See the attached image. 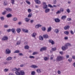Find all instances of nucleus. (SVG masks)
I'll use <instances>...</instances> for the list:
<instances>
[{
    "label": "nucleus",
    "instance_id": "1",
    "mask_svg": "<svg viewBox=\"0 0 75 75\" xmlns=\"http://www.w3.org/2000/svg\"><path fill=\"white\" fill-rule=\"evenodd\" d=\"M25 73L23 70H21L19 72V71L18 72H16V74L17 75H24Z\"/></svg>",
    "mask_w": 75,
    "mask_h": 75
},
{
    "label": "nucleus",
    "instance_id": "2",
    "mask_svg": "<svg viewBox=\"0 0 75 75\" xmlns=\"http://www.w3.org/2000/svg\"><path fill=\"white\" fill-rule=\"evenodd\" d=\"M63 57L59 56H57L56 58V61L58 62H59V61H62V59H63Z\"/></svg>",
    "mask_w": 75,
    "mask_h": 75
},
{
    "label": "nucleus",
    "instance_id": "3",
    "mask_svg": "<svg viewBox=\"0 0 75 75\" xmlns=\"http://www.w3.org/2000/svg\"><path fill=\"white\" fill-rule=\"evenodd\" d=\"M11 53V50L8 48L6 49L5 50L6 54H10Z\"/></svg>",
    "mask_w": 75,
    "mask_h": 75
},
{
    "label": "nucleus",
    "instance_id": "4",
    "mask_svg": "<svg viewBox=\"0 0 75 75\" xmlns=\"http://www.w3.org/2000/svg\"><path fill=\"white\" fill-rule=\"evenodd\" d=\"M20 68L17 69L16 68H15L12 69V71H16L15 72V73L16 74V72L20 71Z\"/></svg>",
    "mask_w": 75,
    "mask_h": 75
},
{
    "label": "nucleus",
    "instance_id": "5",
    "mask_svg": "<svg viewBox=\"0 0 75 75\" xmlns=\"http://www.w3.org/2000/svg\"><path fill=\"white\" fill-rule=\"evenodd\" d=\"M68 47L67 46H66L65 45L64 46H63L62 47V49L63 51H65L66 50H67L68 49Z\"/></svg>",
    "mask_w": 75,
    "mask_h": 75
},
{
    "label": "nucleus",
    "instance_id": "6",
    "mask_svg": "<svg viewBox=\"0 0 75 75\" xmlns=\"http://www.w3.org/2000/svg\"><path fill=\"white\" fill-rule=\"evenodd\" d=\"M43 8L44 9H45V8H48V5H47L46 3L43 2Z\"/></svg>",
    "mask_w": 75,
    "mask_h": 75
},
{
    "label": "nucleus",
    "instance_id": "7",
    "mask_svg": "<svg viewBox=\"0 0 75 75\" xmlns=\"http://www.w3.org/2000/svg\"><path fill=\"white\" fill-rule=\"evenodd\" d=\"M51 30H52V27L51 26H50L47 28V33H49V32L51 31Z\"/></svg>",
    "mask_w": 75,
    "mask_h": 75
},
{
    "label": "nucleus",
    "instance_id": "8",
    "mask_svg": "<svg viewBox=\"0 0 75 75\" xmlns=\"http://www.w3.org/2000/svg\"><path fill=\"white\" fill-rule=\"evenodd\" d=\"M22 31L24 33H28V30L26 29L23 28L22 29Z\"/></svg>",
    "mask_w": 75,
    "mask_h": 75
},
{
    "label": "nucleus",
    "instance_id": "9",
    "mask_svg": "<svg viewBox=\"0 0 75 75\" xmlns=\"http://www.w3.org/2000/svg\"><path fill=\"white\" fill-rule=\"evenodd\" d=\"M30 67L32 68H33V69H35V68H38V66L35 65H32L30 66Z\"/></svg>",
    "mask_w": 75,
    "mask_h": 75
},
{
    "label": "nucleus",
    "instance_id": "10",
    "mask_svg": "<svg viewBox=\"0 0 75 75\" xmlns=\"http://www.w3.org/2000/svg\"><path fill=\"white\" fill-rule=\"evenodd\" d=\"M8 37L5 36L2 38L1 40L2 41H7V40H8Z\"/></svg>",
    "mask_w": 75,
    "mask_h": 75
},
{
    "label": "nucleus",
    "instance_id": "11",
    "mask_svg": "<svg viewBox=\"0 0 75 75\" xmlns=\"http://www.w3.org/2000/svg\"><path fill=\"white\" fill-rule=\"evenodd\" d=\"M31 35L33 37L35 38V36L37 35V33H34Z\"/></svg>",
    "mask_w": 75,
    "mask_h": 75
},
{
    "label": "nucleus",
    "instance_id": "12",
    "mask_svg": "<svg viewBox=\"0 0 75 75\" xmlns=\"http://www.w3.org/2000/svg\"><path fill=\"white\" fill-rule=\"evenodd\" d=\"M47 50V47H44L42 48L40 50V51H45Z\"/></svg>",
    "mask_w": 75,
    "mask_h": 75
},
{
    "label": "nucleus",
    "instance_id": "13",
    "mask_svg": "<svg viewBox=\"0 0 75 75\" xmlns=\"http://www.w3.org/2000/svg\"><path fill=\"white\" fill-rule=\"evenodd\" d=\"M30 18H25V21L26 22H28L30 20Z\"/></svg>",
    "mask_w": 75,
    "mask_h": 75
},
{
    "label": "nucleus",
    "instance_id": "14",
    "mask_svg": "<svg viewBox=\"0 0 75 75\" xmlns=\"http://www.w3.org/2000/svg\"><path fill=\"white\" fill-rule=\"evenodd\" d=\"M49 42H50V43H51L52 45H54V42L52 40H50L48 41Z\"/></svg>",
    "mask_w": 75,
    "mask_h": 75
},
{
    "label": "nucleus",
    "instance_id": "15",
    "mask_svg": "<svg viewBox=\"0 0 75 75\" xmlns=\"http://www.w3.org/2000/svg\"><path fill=\"white\" fill-rule=\"evenodd\" d=\"M41 26H42V25L40 24L37 25H35V28H38L40 27H41Z\"/></svg>",
    "mask_w": 75,
    "mask_h": 75
},
{
    "label": "nucleus",
    "instance_id": "16",
    "mask_svg": "<svg viewBox=\"0 0 75 75\" xmlns=\"http://www.w3.org/2000/svg\"><path fill=\"white\" fill-rule=\"evenodd\" d=\"M35 1L37 4H41V2L39 0H35Z\"/></svg>",
    "mask_w": 75,
    "mask_h": 75
},
{
    "label": "nucleus",
    "instance_id": "17",
    "mask_svg": "<svg viewBox=\"0 0 75 75\" xmlns=\"http://www.w3.org/2000/svg\"><path fill=\"white\" fill-rule=\"evenodd\" d=\"M54 21L56 23H59L60 21V20L58 18H55L54 19Z\"/></svg>",
    "mask_w": 75,
    "mask_h": 75
},
{
    "label": "nucleus",
    "instance_id": "18",
    "mask_svg": "<svg viewBox=\"0 0 75 75\" xmlns=\"http://www.w3.org/2000/svg\"><path fill=\"white\" fill-rule=\"evenodd\" d=\"M50 11V9L46 8L45 10V13H48Z\"/></svg>",
    "mask_w": 75,
    "mask_h": 75
},
{
    "label": "nucleus",
    "instance_id": "19",
    "mask_svg": "<svg viewBox=\"0 0 75 75\" xmlns=\"http://www.w3.org/2000/svg\"><path fill=\"white\" fill-rule=\"evenodd\" d=\"M54 32L56 34H58V33H59V30H58V29H55Z\"/></svg>",
    "mask_w": 75,
    "mask_h": 75
},
{
    "label": "nucleus",
    "instance_id": "20",
    "mask_svg": "<svg viewBox=\"0 0 75 75\" xmlns=\"http://www.w3.org/2000/svg\"><path fill=\"white\" fill-rule=\"evenodd\" d=\"M12 57H8L6 59V61H11L12 59Z\"/></svg>",
    "mask_w": 75,
    "mask_h": 75
},
{
    "label": "nucleus",
    "instance_id": "21",
    "mask_svg": "<svg viewBox=\"0 0 75 75\" xmlns=\"http://www.w3.org/2000/svg\"><path fill=\"white\" fill-rule=\"evenodd\" d=\"M11 31H12V33L13 34H16V32H15V29L13 28L11 29Z\"/></svg>",
    "mask_w": 75,
    "mask_h": 75
},
{
    "label": "nucleus",
    "instance_id": "22",
    "mask_svg": "<svg viewBox=\"0 0 75 75\" xmlns=\"http://www.w3.org/2000/svg\"><path fill=\"white\" fill-rule=\"evenodd\" d=\"M67 18V16H63L61 18L62 20H65V18Z\"/></svg>",
    "mask_w": 75,
    "mask_h": 75
},
{
    "label": "nucleus",
    "instance_id": "23",
    "mask_svg": "<svg viewBox=\"0 0 75 75\" xmlns=\"http://www.w3.org/2000/svg\"><path fill=\"white\" fill-rule=\"evenodd\" d=\"M12 16V15L11 14H8L7 15H6V17L7 18H10V17H11Z\"/></svg>",
    "mask_w": 75,
    "mask_h": 75
},
{
    "label": "nucleus",
    "instance_id": "24",
    "mask_svg": "<svg viewBox=\"0 0 75 75\" xmlns=\"http://www.w3.org/2000/svg\"><path fill=\"white\" fill-rule=\"evenodd\" d=\"M44 60L45 61H48V59H49V58L45 57H44Z\"/></svg>",
    "mask_w": 75,
    "mask_h": 75
},
{
    "label": "nucleus",
    "instance_id": "25",
    "mask_svg": "<svg viewBox=\"0 0 75 75\" xmlns=\"http://www.w3.org/2000/svg\"><path fill=\"white\" fill-rule=\"evenodd\" d=\"M43 36L44 38H48V35H43Z\"/></svg>",
    "mask_w": 75,
    "mask_h": 75
},
{
    "label": "nucleus",
    "instance_id": "26",
    "mask_svg": "<svg viewBox=\"0 0 75 75\" xmlns=\"http://www.w3.org/2000/svg\"><path fill=\"white\" fill-rule=\"evenodd\" d=\"M4 6H7V1L5 0L4 1Z\"/></svg>",
    "mask_w": 75,
    "mask_h": 75
},
{
    "label": "nucleus",
    "instance_id": "27",
    "mask_svg": "<svg viewBox=\"0 0 75 75\" xmlns=\"http://www.w3.org/2000/svg\"><path fill=\"white\" fill-rule=\"evenodd\" d=\"M64 34H66V35H68L69 33V32L68 31H65L64 32Z\"/></svg>",
    "mask_w": 75,
    "mask_h": 75
},
{
    "label": "nucleus",
    "instance_id": "28",
    "mask_svg": "<svg viewBox=\"0 0 75 75\" xmlns=\"http://www.w3.org/2000/svg\"><path fill=\"white\" fill-rule=\"evenodd\" d=\"M6 10H7L6 11H12V9L10 8H6Z\"/></svg>",
    "mask_w": 75,
    "mask_h": 75
},
{
    "label": "nucleus",
    "instance_id": "29",
    "mask_svg": "<svg viewBox=\"0 0 75 75\" xmlns=\"http://www.w3.org/2000/svg\"><path fill=\"white\" fill-rule=\"evenodd\" d=\"M65 45H66V47H70V46H71V44L68 43H66Z\"/></svg>",
    "mask_w": 75,
    "mask_h": 75
},
{
    "label": "nucleus",
    "instance_id": "30",
    "mask_svg": "<svg viewBox=\"0 0 75 75\" xmlns=\"http://www.w3.org/2000/svg\"><path fill=\"white\" fill-rule=\"evenodd\" d=\"M17 20H18L17 18L16 17H14L13 18V21H17Z\"/></svg>",
    "mask_w": 75,
    "mask_h": 75
},
{
    "label": "nucleus",
    "instance_id": "31",
    "mask_svg": "<svg viewBox=\"0 0 75 75\" xmlns=\"http://www.w3.org/2000/svg\"><path fill=\"white\" fill-rule=\"evenodd\" d=\"M69 28V26H65L64 28V29L65 30H67V29H68Z\"/></svg>",
    "mask_w": 75,
    "mask_h": 75
},
{
    "label": "nucleus",
    "instance_id": "32",
    "mask_svg": "<svg viewBox=\"0 0 75 75\" xmlns=\"http://www.w3.org/2000/svg\"><path fill=\"white\" fill-rule=\"evenodd\" d=\"M32 16H33L32 13H29V14H28V18H30Z\"/></svg>",
    "mask_w": 75,
    "mask_h": 75
},
{
    "label": "nucleus",
    "instance_id": "33",
    "mask_svg": "<svg viewBox=\"0 0 75 75\" xmlns=\"http://www.w3.org/2000/svg\"><path fill=\"white\" fill-rule=\"evenodd\" d=\"M17 31L18 33H20V31H21V29L20 28H18L17 29Z\"/></svg>",
    "mask_w": 75,
    "mask_h": 75
},
{
    "label": "nucleus",
    "instance_id": "34",
    "mask_svg": "<svg viewBox=\"0 0 75 75\" xmlns=\"http://www.w3.org/2000/svg\"><path fill=\"white\" fill-rule=\"evenodd\" d=\"M39 40H41V41L43 40V37H42L41 36H39Z\"/></svg>",
    "mask_w": 75,
    "mask_h": 75
},
{
    "label": "nucleus",
    "instance_id": "35",
    "mask_svg": "<svg viewBox=\"0 0 75 75\" xmlns=\"http://www.w3.org/2000/svg\"><path fill=\"white\" fill-rule=\"evenodd\" d=\"M7 13V11H5L3 12L2 13V15H5Z\"/></svg>",
    "mask_w": 75,
    "mask_h": 75
},
{
    "label": "nucleus",
    "instance_id": "36",
    "mask_svg": "<svg viewBox=\"0 0 75 75\" xmlns=\"http://www.w3.org/2000/svg\"><path fill=\"white\" fill-rule=\"evenodd\" d=\"M42 31H45L46 30V28L45 27H43L42 28Z\"/></svg>",
    "mask_w": 75,
    "mask_h": 75
},
{
    "label": "nucleus",
    "instance_id": "37",
    "mask_svg": "<svg viewBox=\"0 0 75 75\" xmlns=\"http://www.w3.org/2000/svg\"><path fill=\"white\" fill-rule=\"evenodd\" d=\"M11 3L12 4H14V2H15V1L14 0H11Z\"/></svg>",
    "mask_w": 75,
    "mask_h": 75
},
{
    "label": "nucleus",
    "instance_id": "38",
    "mask_svg": "<svg viewBox=\"0 0 75 75\" xmlns=\"http://www.w3.org/2000/svg\"><path fill=\"white\" fill-rule=\"evenodd\" d=\"M24 48L25 49L28 50V49L29 48V46L27 45H26L24 47Z\"/></svg>",
    "mask_w": 75,
    "mask_h": 75
},
{
    "label": "nucleus",
    "instance_id": "39",
    "mask_svg": "<svg viewBox=\"0 0 75 75\" xmlns=\"http://www.w3.org/2000/svg\"><path fill=\"white\" fill-rule=\"evenodd\" d=\"M0 18L1 21H4V17H0Z\"/></svg>",
    "mask_w": 75,
    "mask_h": 75
},
{
    "label": "nucleus",
    "instance_id": "40",
    "mask_svg": "<svg viewBox=\"0 0 75 75\" xmlns=\"http://www.w3.org/2000/svg\"><path fill=\"white\" fill-rule=\"evenodd\" d=\"M50 60H52V59L54 58V55L52 54L50 56Z\"/></svg>",
    "mask_w": 75,
    "mask_h": 75
},
{
    "label": "nucleus",
    "instance_id": "41",
    "mask_svg": "<svg viewBox=\"0 0 75 75\" xmlns=\"http://www.w3.org/2000/svg\"><path fill=\"white\" fill-rule=\"evenodd\" d=\"M20 52V51L18 50H16L14 51V53H19Z\"/></svg>",
    "mask_w": 75,
    "mask_h": 75
},
{
    "label": "nucleus",
    "instance_id": "42",
    "mask_svg": "<svg viewBox=\"0 0 75 75\" xmlns=\"http://www.w3.org/2000/svg\"><path fill=\"white\" fill-rule=\"evenodd\" d=\"M66 11L68 13H70V12H71V11L70 10V9L69 8L67 9Z\"/></svg>",
    "mask_w": 75,
    "mask_h": 75
},
{
    "label": "nucleus",
    "instance_id": "43",
    "mask_svg": "<svg viewBox=\"0 0 75 75\" xmlns=\"http://www.w3.org/2000/svg\"><path fill=\"white\" fill-rule=\"evenodd\" d=\"M70 33L72 35H74V32H73L72 30L70 31Z\"/></svg>",
    "mask_w": 75,
    "mask_h": 75
},
{
    "label": "nucleus",
    "instance_id": "44",
    "mask_svg": "<svg viewBox=\"0 0 75 75\" xmlns=\"http://www.w3.org/2000/svg\"><path fill=\"white\" fill-rule=\"evenodd\" d=\"M36 71L37 72H38V73H41V71L40 69H38Z\"/></svg>",
    "mask_w": 75,
    "mask_h": 75
},
{
    "label": "nucleus",
    "instance_id": "45",
    "mask_svg": "<svg viewBox=\"0 0 75 75\" xmlns=\"http://www.w3.org/2000/svg\"><path fill=\"white\" fill-rule=\"evenodd\" d=\"M64 9H63V8H61L60 9V11L61 12H64Z\"/></svg>",
    "mask_w": 75,
    "mask_h": 75
},
{
    "label": "nucleus",
    "instance_id": "46",
    "mask_svg": "<svg viewBox=\"0 0 75 75\" xmlns=\"http://www.w3.org/2000/svg\"><path fill=\"white\" fill-rule=\"evenodd\" d=\"M21 42L20 41H18L16 43V45H19L20 44Z\"/></svg>",
    "mask_w": 75,
    "mask_h": 75
},
{
    "label": "nucleus",
    "instance_id": "47",
    "mask_svg": "<svg viewBox=\"0 0 75 75\" xmlns=\"http://www.w3.org/2000/svg\"><path fill=\"white\" fill-rule=\"evenodd\" d=\"M8 71V69H5L4 70V72H7Z\"/></svg>",
    "mask_w": 75,
    "mask_h": 75
},
{
    "label": "nucleus",
    "instance_id": "48",
    "mask_svg": "<svg viewBox=\"0 0 75 75\" xmlns=\"http://www.w3.org/2000/svg\"><path fill=\"white\" fill-rule=\"evenodd\" d=\"M36 54H37V52H33L32 54V55H36Z\"/></svg>",
    "mask_w": 75,
    "mask_h": 75
},
{
    "label": "nucleus",
    "instance_id": "49",
    "mask_svg": "<svg viewBox=\"0 0 75 75\" xmlns=\"http://www.w3.org/2000/svg\"><path fill=\"white\" fill-rule=\"evenodd\" d=\"M8 25H5L4 26V28H8Z\"/></svg>",
    "mask_w": 75,
    "mask_h": 75
},
{
    "label": "nucleus",
    "instance_id": "50",
    "mask_svg": "<svg viewBox=\"0 0 75 75\" xmlns=\"http://www.w3.org/2000/svg\"><path fill=\"white\" fill-rule=\"evenodd\" d=\"M6 31L7 32H8V33H9V32H10L11 31V29H8Z\"/></svg>",
    "mask_w": 75,
    "mask_h": 75
},
{
    "label": "nucleus",
    "instance_id": "51",
    "mask_svg": "<svg viewBox=\"0 0 75 75\" xmlns=\"http://www.w3.org/2000/svg\"><path fill=\"white\" fill-rule=\"evenodd\" d=\"M69 55L67 54L66 55V58L67 59L69 58Z\"/></svg>",
    "mask_w": 75,
    "mask_h": 75
},
{
    "label": "nucleus",
    "instance_id": "52",
    "mask_svg": "<svg viewBox=\"0 0 75 75\" xmlns=\"http://www.w3.org/2000/svg\"><path fill=\"white\" fill-rule=\"evenodd\" d=\"M48 6H49V7H50V8H53V6H52L50 4H49Z\"/></svg>",
    "mask_w": 75,
    "mask_h": 75
},
{
    "label": "nucleus",
    "instance_id": "53",
    "mask_svg": "<svg viewBox=\"0 0 75 75\" xmlns=\"http://www.w3.org/2000/svg\"><path fill=\"white\" fill-rule=\"evenodd\" d=\"M60 54H61V55H64V52H59Z\"/></svg>",
    "mask_w": 75,
    "mask_h": 75
},
{
    "label": "nucleus",
    "instance_id": "54",
    "mask_svg": "<svg viewBox=\"0 0 75 75\" xmlns=\"http://www.w3.org/2000/svg\"><path fill=\"white\" fill-rule=\"evenodd\" d=\"M59 13H61V12L60 11H58L57 12H56V14H59Z\"/></svg>",
    "mask_w": 75,
    "mask_h": 75
},
{
    "label": "nucleus",
    "instance_id": "55",
    "mask_svg": "<svg viewBox=\"0 0 75 75\" xmlns=\"http://www.w3.org/2000/svg\"><path fill=\"white\" fill-rule=\"evenodd\" d=\"M25 1L26 3H27L28 4H30V2L28 1Z\"/></svg>",
    "mask_w": 75,
    "mask_h": 75
},
{
    "label": "nucleus",
    "instance_id": "56",
    "mask_svg": "<svg viewBox=\"0 0 75 75\" xmlns=\"http://www.w3.org/2000/svg\"><path fill=\"white\" fill-rule=\"evenodd\" d=\"M28 13H31V10L30 9H28Z\"/></svg>",
    "mask_w": 75,
    "mask_h": 75
},
{
    "label": "nucleus",
    "instance_id": "57",
    "mask_svg": "<svg viewBox=\"0 0 75 75\" xmlns=\"http://www.w3.org/2000/svg\"><path fill=\"white\" fill-rule=\"evenodd\" d=\"M52 51H55L56 50V48L54 47V48H52Z\"/></svg>",
    "mask_w": 75,
    "mask_h": 75
},
{
    "label": "nucleus",
    "instance_id": "58",
    "mask_svg": "<svg viewBox=\"0 0 75 75\" xmlns=\"http://www.w3.org/2000/svg\"><path fill=\"white\" fill-rule=\"evenodd\" d=\"M29 58H35V57L33 56H30Z\"/></svg>",
    "mask_w": 75,
    "mask_h": 75
},
{
    "label": "nucleus",
    "instance_id": "59",
    "mask_svg": "<svg viewBox=\"0 0 75 75\" xmlns=\"http://www.w3.org/2000/svg\"><path fill=\"white\" fill-rule=\"evenodd\" d=\"M68 61H69V62H72V59L71 58H69L68 59Z\"/></svg>",
    "mask_w": 75,
    "mask_h": 75
},
{
    "label": "nucleus",
    "instance_id": "60",
    "mask_svg": "<svg viewBox=\"0 0 75 75\" xmlns=\"http://www.w3.org/2000/svg\"><path fill=\"white\" fill-rule=\"evenodd\" d=\"M68 21H71L72 20V19L71 18H68L67 19Z\"/></svg>",
    "mask_w": 75,
    "mask_h": 75
},
{
    "label": "nucleus",
    "instance_id": "61",
    "mask_svg": "<svg viewBox=\"0 0 75 75\" xmlns=\"http://www.w3.org/2000/svg\"><path fill=\"white\" fill-rule=\"evenodd\" d=\"M24 66V64H21L20 65V67H23Z\"/></svg>",
    "mask_w": 75,
    "mask_h": 75
},
{
    "label": "nucleus",
    "instance_id": "62",
    "mask_svg": "<svg viewBox=\"0 0 75 75\" xmlns=\"http://www.w3.org/2000/svg\"><path fill=\"white\" fill-rule=\"evenodd\" d=\"M30 23H31V24H33V23L34 22V21L33 20H30Z\"/></svg>",
    "mask_w": 75,
    "mask_h": 75
},
{
    "label": "nucleus",
    "instance_id": "63",
    "mask_svg": "<svg viewBox=\"0 0 75 75\" xmlns=\"http://www.w3.org/2000/svg\"><path fill=\"white\" fill-rule=\"evenodd\" d=\"M57 73H58V74H61V71H58L57 72Z\"/></svg>",
    "mask_w": 75,
    "mask_h": 75
},
{
    "label": "nucleus",
    "instance_id": "64",
    "mask_svg": "<svg viewBox=\"0 0 75 75\" xmlns=\"http://www.w3.org/2000/svg\"><path fill=\"white\" fill-rule=\"evenodd\" d=\"M73 65L75 68V62H74L73 64Z\"/></svg>",
    "mask_w": 75,
    "mask_h": 75
}]
</instances>
